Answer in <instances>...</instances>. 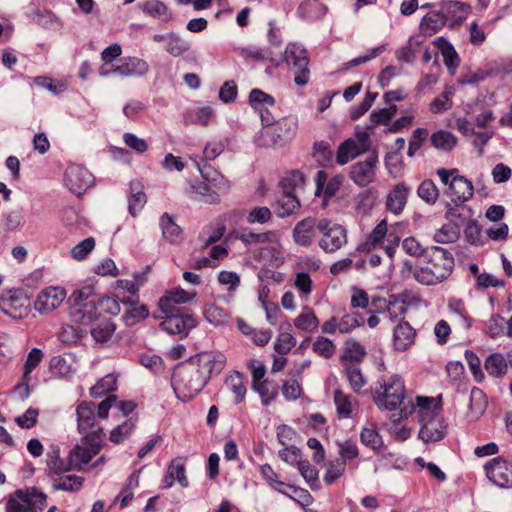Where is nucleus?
Returning <instances> with one entry per match:
<instances>
[{"label":"nucleus","instance_id":"nucleus-1","mask_svg":"<svg viewBox=\"0 0 512 512\" xmlns=\"http://www.w3.org/2000/svg\"><path fill=\"white\" fill-rule=\"evenodd\" d=\"M226 357L218 351H204L177 365L172 375V387L176 397L189 401L202 391L213 374L225 367Z\"/></svg>","mask_w":512,"mask_h":512},{"label":"nucleus","instance_id":"nucleus-2","mask_svg":"<svg viewBox=\"0 0 512 512\" xmlns=\"http://www.w3.org/2000/svg\"><path fill=\"white\" fill-rule=\"evenodd\" d=\"M421 266L413 268L410 261H404V267L413 272V278L422 285H437L446 280L453 272L454 257L452 253L439 246L426 247Z\"/></svg>","mask_w":512,"mask_h":512},{"label":"nucleus","instance_id":"nucleus-3","mask_svg":"<svg viewBox=\"0 0 512 512\" xmlns=\"http://www.w3.org/2000/svg\"><path fill=\"white\" fill-rule=\"evenodd\" d=\"M419 420L422 424L419 438L426 443L438 442L447 434V424L442 416V395L437 397L417 396Z\"/></svg>","mask_w":512,"mask_h":512},{"label":"nucleus","instance_id":"nucleus-4","mask_svg":"<svg viewBox=\"0 0 512 512\" xmlns=\"http://www.w3.org/2000/svg\"><path fill=\"white\" fill-rule=\"evenodd\" d=\"M378 383L379 386L374 390L372 399L379 410H399L398 420L412 414L415 409L412 402L401 407L406 396L405 383L401 376L394 374L387 379L382 378Z\"/></svg>","mask_w":512,"mask_h":512},{"label":"nucleus","instance_id":"nucleus-5","mask_svg":"<svg viewBox=\"0 0 512 512\" xmlns=\"http://www.w3.org/2000/svg\"><path fill=\"white\" fill-rule=\"evenodd\" d=\"M70 316L74 323L89 328L91 336L96 340V282L87 280L69 297Z\"/></svg>","mask_w":512,"mask_h":512},{"label":"nucleus","instance_id":"nucleus-6","mask_svg":"<svg viewBox=\"0 0 512 512\" xmlns=\"http://www.w3.org/2000/svg\"><path fill=\"white\" fill-rule=\"evenodd\" d=\"M92 457V448L87 449L82 445H76L69 453L68 460L65 461L59 456V448L57 446L51 447L46 454L48 476L53 481L56 477L66 474L71 469H80L83 465H86Z\"/></svg>","mask_w":512,"mask_h":512},{"label":"nucleus","instance_id":"nucleus-7","mask_svg":"<svg viewBox=\"0 0 512 512\" xmlns=\"http://www.w3.org/2000/svg\"><path fill=\"white\" fill-rule=\"evenodd\" d=\"M77 429L82 435L78 445L93 449L96 454V411L93 402L82 401L76 408Z\"/></svg>","mask_w":512,"mask_h":512},{"label":"nucleus","instance_id":"nucleus-8","mask_svg":"<svg viewBox=\"0 0 512 512\" xmlns=\"http://www.w3.org/2000/svg\"><path fill=\"white\" fill-rule=\"evenodd\" d=\"M197 324L193 310L183 309L178 313L164 314L160 327L168 334L177 335L180 339H184Z\"/></svg>","mask_w":512,"mask_h":512},{"label":"nucleus","instance_id":"nucleus-9","mask_svg":"<svg viewBox=\"0 0 512 512\" xmlns=\"http://www.w3.org/2000/svg\"><path fill=\"white\" fill-rule=\"evenodd\" d=\"M98 343L106 342L112 337L116 330V324L111 318L103 314L116 316L120 313V304L114 297H103L98 299Z\"/></svg>","mask_w":512,"mask_h":512},{"label":"nucleus","instance_id":"nucleus-10","mask_svg":"<svg viewBox=\"0 0 512 512\" xmlns=\"http://www.w3.org/2000/svg\"><path fill=\"white\" fill-rule=\"evenodd\" d=\"M319 232L322 238L319 247L326 253H334L347 243V232L339 224H331L327 219L319 220Z\"/></svg>","mask_w":512,"mask_h":512},{"label":"nucleus","instance_id":"nucleus-11","mask_svg":"<svg viewBox=\"0 0 512 512\" xmlns=\"http://www.w3.org/2000/svg\"><path fill=\"white\" fill-rule=\"evenodd\" d=\"M285 60L288 65L295 69L294 83L298 86L306 85L310 75L306 49L295 43L289 44L285 50Z\"/></svg>","mask_w":512,"mask_h":512},{"label":"nucleus","instance_id":"nucleus-12","mask_svg":"<svg viewBox=\"0 0 512 512\" xmlns=\"http://www.w3.org/2000/svg\"><path fill=\"white\" fill-rule=\"evenodd\" d=\"M30 301L21 289L8 291L0 297V309L13 319H23L29 313Z\"/></svg>","mask_w":512,"mask_h":512},{"label":"nucleus","instance_id":"nucleus-13","mask_svg":"<svg viewBox=\"0 0 512 512\" xmlns=\"http://www.w3.org/2000/svg\"><path fill=\"white\" fill-rule=\"evenodd\" d=\"M489 481L499 488L512 487V464L503 456L495 457L484 465Z\"/></svg>","mask_w":512,"mask_h":512},{"label":"nucleus","instance_id":"nucleus-14","mask_svg":"<svg viewBox=\"0 0 512 512\" xmlns=\"http://www.w3.org/2000/svg\"><path fill=\"white\" fill-rule=\"evenodd\" d=\"M195 297V291L189 292L181 287H175L167 290L159 299L158 308L163 314L178 313L183 309H190L182 305L191 302Z\"/></svg>","mask_w":512,"mask_h":512},{"label":"nucleus","instance_id":"nucleus-15","mask_svg":"<svg viewBox=\"0 0 512 512\" xmlns=\"http://www.w3.org/2000/svg\"><path fill=\"white\" fill-rule=\"evenodd\" d=\"M378 162V153L374 150L364 161H358L350 167V179L359 187L368 186L375 180Z\"/></svg>","mask_w":512,"mask_h":512},{"label":"nucleus","instance_id":"nucleus-16","mask_svg":"<svg viewBox=\"0 0 512 512\" xmlns=\"http://www.w3.org/2000/svg\"><path fill=\"white\" fill-rule=\"evenodd\" d=\"M67 188L80 196L94 183V176L84 167L79 165L69 166L64 177Z\"/></svg>","mask_w":512,"mask_h":512},{"label":"nucleus","instance_id":"nucleus-17","mask_svg":"<svg viewBox=\"0 0 512 512\" xmlns=\"http://www.w3.org/2000/svg\"><path fill=\"white\" fill-rule=\"evenodd\" d=\"M66 291L60 287H47L39 292L34 301V309L47 314L57 309L65 300Z\"/></svg>","mask_w":512,"mask_h":512},{"label":"nucleus","instance_id":"nucleus-18","mask_svg":"<svg viewBox=\"0 0 512 512\" xmlns=\"http://www.w3.org/2000/svg\"><path fill=\"white\" fill-rule=\"evenodd\" d=\"M319 232V221L314 217H306L293 228L292 238L301 247H310Z\"/></svg>","mask_w":512,"mask_h":512},{"label":"nucleus","instance_id":"nucleus-19","mask_svg":"<svg viewBox=\"0 0 512 512\" xmlns=\"http://www.w3.org/2000/svg\"><path fill=\"white\" fill-rule=\"evenodd\" d=\"M294 132L295 123L284 119L283 121H279L265 128L262 132V138L265 139L264 144L266 146L282 144L290 139L294 135Z\"/></svg>","mask_w":512,"mask_h":512},{"label":"nucleus","instance_id":"nucleus-20","mask_svg":"<svg viewBox=\"0 0 512 512\" xmlns=\"http://www.w3.org/2000/svg\"><path fill=\"white\" fill-rule=\"evenodd\" d=\"M447 26L453 30L462 24L471 13V6L459 1H448L440 4Z\"/></svg>","mask_w":512,"mask_h":512},{"label":"nucleus","instance_id":"nucleus-21","mask_svg":"<svg viewBox=\"0 0 512 512\" xmlns=\"http://www.w3.org/2000/svg\"><path fill=\"white\" fill-rule=\"evenodd\" d=\"M410 192L411 187L405 182L397 183L386 197V209L395 215H400L407 204Z\"/></svg>","mask_w":512,"mask_h":512},{"label":"nucleus","instance_id":"nucleus-22","mask_svg":"<svg viewBox=\"0 0 512 512\" xmlns=\"http://www.w3.org/2000/svg\"><path fill=\"white\" fill-rule=\"evenodd\" d=\"M147 203L144 185L140 180H132L129 183L128 211L132 217H137Z\"/></svg>","mask_w":512,"mask_h":512},{"label":"nucleus","instance_id":"nucleus-23","mask_svg":"<svg viewBox=\"0 0 512 512\" xmlns=\"http://www.w3.org/2000/svg\"><path fill=\"white\" fill-rule=\"evenodd\" d=\"M449 192L453 196V202L459 201V203H464L472 198L474 188L470 180L457 173L450 181Z\"/></svg>","mask_w":512,"mask_h":512},{"label":"nucleus","instance_id":"nucleus-24","mask_svg":"<svg viewBox=\"0 0 512 512\" xmlns=\"http://www.w3.org/2000/svg\"><path fill=\"white\" fill-rule=\"evenodd\" d=\"M367 150L368 146L365 144L359 145L354 139L349 138L339 145L336 153V162L339 165H345Z\"/></svg>","mask_w":512,"mask_h":512},{"label":"nucleus","instance_id":"nucleus-25","mask_svg":"<svg viewBox=\"0 0 512 512\" xmlns=\"http://www.w3.org/2000/svg\"><path fill=\"white\" fill-rule=\"evenodd\" d=\"M416 332L412 326L404 321L399 323L393 333V344L397 351L403 352L415 341Z\"/></svg>","mask_w":512,"mask_h":512},{"label":"nucleus","instance_id":"nucleus-26","mask_svg":"<svg viewBox=\"0 0 512 512\" xmlns=\"http://www.w3.org/2000/svg\"><path fill=\"white\" fill-rule=\"evenodd\" d=\"M435 45L440 50L444 64L447 67L449 73L453 75L460 65V57L458 53L456 52L453 45L444 37H438L435 40Z\"/></svg>","mask_w":512,"mask_h":512},{"label":"nucleus","instance_id":"nucleus-27","mask_svg":"<svg viewBox=\"0 0 512 512\" xmlns=\"http://www.w3.org/2000/svg\"><path fill=\"white\" fill-rule=\"evenodd\" d=\"M15 495L25 503L28 512H38L46 505V495L35 488L31 490H17Z\"/></svg>","mask_w":512,"mask_h":512},{"label":"nucleus","instance_id":"nucleus-28","mask_svg":"<svg viewBox=\"0 0 512 512\" xmlns=\"http://www.w3.org/2000/svg\"><path fill=\"white\" fill-rule=\"evenodd\" d=\"M447 25L442 10L428 12L420 22L422 34L432 36Z\"/></svg>","mask_w":512,"mask_h":512},{"label":"nucleus","instance_id":"nucleus-29","mask_svg":"<svg viewBox=\"0 0 512 512\" xmlns=\"http://www.w3.org/2000/svg\"><path fill=\"white\" fill-rule=\"evenodd\" d=\"M367 352L365 348L355 340H348L345 343V348L343 354L340 357V361L343 367H346V364L352 363L354 365L361 363Z\"/></svg>","mask_w":512,"mask_h":512},{"label":"nucleus","instance_id":"nucleus-30","mask_svg":"<svg viewBox=\"0 0 512 512\" xmlns=\"http://www.w3.org/2000/svg\"><path fill=\"white\" fill-rule=\"evenodd\" d=\"M328 11L326 5L320 0H305L298 7L297 13L305 20L321 19Z\"/></svg>","mask_w":512,"mask_h":512},{"label":"nucleus","instance_id":"nucleus-31","mask_svg":"<svg viewBox=\"0 0 512 512\" xmlns=\"http://www.w3.org/2000/svg\"><path fill=\"white\" fill-rule=\"evenodd\" d=\"M159 224L162 230V235L167 241L172 244H178L182 241L183 231L168 213H164L160 217Z\"/></svg>","mask_w":512,"mask_h":512},{"label":"nucleus","instance_id":"nucleus-32","mask_svg":"<svg viewBox=\"0 0 512 512\" xmlns=\"http://www.w3.org/2000/svg\"><path fill=\"white\" fill-rule=\"evenodd\" d=\"M387 223L386 220L380 221L376 227L370 232L367 236V239L364 243L359 246V250L362 252H370L379 245H381L385 239L387 238Z\"/></svg>","mask_w":512,"mask_h":512},{"label":"nucleus","instance_id":"nucleus-33","mask_svg":"<svg viewBox=\"0 0 512 512\" xmlns=\"http://www.w3.org/2000/svg\"><path fill=\"white\" fill-rule=\"evenodd\" d=\"M431 145L444 152L452 151L458 143L457 137L447 130H438L430 136Z\"/></svg>","mask_w":512,"mask_h":512},{"label":"nucleus","instance_id":"nucleus-34","mask_svg":"<svg viewBox=\"0 0 512 512\" xmlns=\"http://www.w3.org/2000/svg\"><path fill=\"white\" fill-rule=\"evenodd\" d=\"M445 217L450 224L456 225L460 229L471 219L472 210L463 203H455L453 207L447 209Z\"/></svg>","mask_w":512,"mask_h":512},{"label":"nucleus","instance_id":"nucleus-35","mask_svg":"<svg viewBox=\"0 0 512 512\" xmlns=\"http://www.w3.org/2000/svg\"><path fill=\"white\" fill-rule=\"evenodd\" d=\"M73 363L74 362L70 356L66 357L57 355L52 357L50 360V370L55 376L68 378L75 372Z\"/></svg>","mask_w":512,"mask_h":512},{"label":"nucleus","instance_id":"nucleus-36","mask_svg":"<svg viewBox=\"0 0 512 512\" xmlns=\"http://www.w3.org/2000/svg\"><path fill=\"white\" fill-rule=\"evenodd\" d=\"M300 201L295 194H282L277 200L276 214L280 218H286L300 209Z\"/></svg>","mask_w":512,"mask_h":512},{"label":"nucleus","instance_id":"nucleus-37","mask_svg":"<svg viewBox=\"0 0 512 512\" xmlns=\"http://www.w3.org/2000/svg\"><path fill=\"white\" fill-rule=\"evenodd\" d=\"M294 325L302 331L313 332L318 328L319 320L314 311L310 307L305 306L302 312L295 318Z\"/></svg>","mask_w":512,"mask_h":512},{"label":"nucleus","instance_id":"nucleus-38","mask_svg":"<svg viewBox=\"0 0 512 512\" xmlns=\"http://www.w3.org/2000/svg\"><path fill=\"white\" fill-rule=\"evenodd\" d=\"M484 367L489 375L501 378L507 372V362L504 356L500 353H493L489 355L484 363Z\"/></svg>","mask_w":512,"mask_h":512},{"label":"nucleus","instance_id":"nucleus-39","mask_svg":"<svg viewBox=\"0 0 512 512\" xmlns=\"http://www.w3.org/2000/svg\"><path fill=\"white\" fill-rule=\"evenodd\" d=\"M487 397L483 390L473 387L470 391L469 409L474 418L480 417L487 408Z\"/></svg>","mask_w":512,"mask_h":512},{"label":"nucleus","instance_id":"nucleus-40","mask_svg":"<svg viewBox=\"0 0 512 512\" xmlns=\"http://www.w3.org/2000/svg\"><path fill=\"white\" fill-rule=\"evenodd\" d=\"M249 103L256 111H262L264 108H271L275 106V99L268 93L254 88L249 94Z\"/></svg>","mask_w":512,"mask_h":512},{"label":"nucleus","instance_id":"nucleus-41","mask_svg":"<svg viewBox=\"0 0 512 512\" xmlns=\"http://www.w3.org/2000/svg\"><path fill=\"white\" fill-rule=\"evenodd\" d=\"M225 385L234 393L236 404L244 400L247 390L241 373L235 371L229 375L225 380Z\"/></svg>","mask_w":512,"mask_h":512},{"label":"nucleus","instance_id":"nucleus-42","mask_svg":"<svg viewBox=\"0 0 512 512\" xmlns=\"http://www.w3.org/2000/svg\"><path fill=\"white\" fill-rule=\"evenodd\" d=\"M360 441L376 453H379L383 447L382 437L375 428L364 427L360 433Z\"/></svg>","mask_w":512,"mask_h":512},{"label":"nucleus","instance_id":"nucleus-43","mask_svg":"<svg viewBox=\"0 0 512 512\" xmlns=\"http://www.w3.org/2000/svg\"><path fill=\"white\" fill-rule=\"evenodd\" d=\"M334 403L339 417L349 418L351 416L353 411L352 396L345 394L340 389H337L334 392Z\"/></svg>","mask_w":512,"mask_h":512},{"label":"nucleus","instance_id":"nucleus-44","mask_svg":"<svg viewBox=\"0 0 512 512\" xmlns=\"http://www.w3.org/2000/svg\"><path fill=\"white\" fill-rule=\"evenodd\" d=\"M206 320L214 326L223 325L229 322L230 315L222 307L216 304H209L204 309Z\"/></svg>","mask_w":512,"mask_h":512},{"label":"nucleus","instance_id":"nucleus-45","mask_svg":"<svg viewBox=\"0 0 512 512\" xmlns=\"http://www.w3.org/2000/svg\"><path fill=\"white\" fill-rule=\"evenodd\" d=\"M344 371L351 389L355 393H360L361 389L366 385V380L360 368L357 367V365L348 363L346 367H344Z\"/></svg>","mask_w":512,"mask_h":512},{"label":"nucleus","instance_id":"nucleus-46","mask_svg":"<svg viewBox=\"0 0 512 512\" xmlns=\"http://www.w3.org/2000/svg\"><path fill=\"white\" fill-rule=\"evenodd\" d=\"M83 484V478L75 475H62L60 477H56L52 486L55 490H64V491H76L81 488Z\"/></svg>","mask_w":512,"mask_h":512},{"label":"nucleus","instance_id":"nucleus-47","mask_svg":"<svg viewBox=\"0 0 512 512\" xmlns=\"http://www.w3.org/2000/svg\"><path fill=\"white\" fill-rule=\"evenodd\" d=\"M312 350L319 357L330 359L336 353V345L329 338L318 336L312 344Z\"/></svg>","mask_w":512,"mask_h":512},{"label":"nucleus","instance_id":"nucleus-48","mask_svg":"<svg viewBox=\"0 0 512 512\" xmlns=\"http://www.w3.org/2000/svg\"><path fill=\"white\" fill-rule=\"evenodd\" d=\"M190 43L181 38L176 33H170L169 40L165 45V50L173 57H179L190 50Z\"/></svg>","mask_w":512,"mask_h":512},{"label":"nucleus","instance_id":"nucleus-49","mask_svg":"<svg viewBox=\"0 0 512 512\" xmlns=\"http://www.w3.org/2000/svg\"><path fill=\"white\" fill-rule=\"evenodd\" d=\"M253 388L261 396L264 406L269 405L278 395V385L267 379L261 381L259 384L253 385Z\"/></svg>","mask_w":512,"mask_h":512},{"label":"nucleus","instance_id":"nucleus-50","mask_svg":"<svg viewBox=\"0 0 512 512\" xmlns=\"http://www.w3.org/2000/svg\"><path fill=\"white\" fill-rule=\"evenodd\" d=\"M417 195L427 204H434L439 197V190L431 179H425L418 186Z\"/></svg>","mask_w":512,"mask_h":512},{"label":"nucleus","instance_id":"nucleus-51","mask_svg":"<svg viewBox=\"0 0 512 512\" xmlns=\"http://www.w3.org/2000/svg\"><path fill=\"white\" fill-rule=\"evenodd\" d=\"M454 91L452 88H446L445 91L436 97L429 106V110L434 114H440L452 107V97Z\"/></svg>","mask_w":512,"mask_h":512},{"label":"nucleus","instance_id":"nucleus-52","mask_svg":"<svg viewBox=\"0 0 512 512\" xmlns=\"http://www.w3.org/2000/svg\"><path fill=\"white\" fill-rule=\"evenodd\" d=\"M305 177L298 170L292 171L280 181L282 194H295V189L304 184Z\"/></svg>","mask_w":512,"mask_h":512},{"label":"nucleus","instance_id":"nucleus-53","mask_svg":"<svg viewBox=\"0 0 512 512\" xmlns=\"http://www.w3.org/2000/svg\"><path fill=\"white\" fill-rule=\"evenodd\" d=\"M274 236L272 231L263 232V233H254L249 229H242L241 232L237 235V238L241 240L246 245H252L257 243H267L271 241V238Z\"/></svg>","mask_w":512,"mask_h":512},{"label":"nucleus","instance_id":"nucleus-54","mask_svg":"<svg viewBox=\"0 0 512 512\" xmlns=\"http://www.w3.org/2000/svg\"><path fill=\"white\" fill-rule=\"evenodd\" d=\"M460 235V229L456 225L445 224L434 234V240L437 243H453Z\"/></svg>","mask_w":512,"mask_h":512},{"label":"nucleus","instance_id":"nucleus-55","mask_svg":"<svg viewBox=\"0 0 512 512\" xmlns=\"http://www.w3.org/2000/svg\"><path fill=\"white\" fill-rule=\"evenodd\" d=\"M345 469L346 463H344V460L336 459L330 461L323 477L324 482L327 485L333 484L344 474Z\"/></svg>","mask_w":512,"mask_h":512},{"label":"nucleus","instance_id":"nucleus-56","mask_svg":"<svg viewBox=\"0 0 512 512\" xmlns=\"http://www.w3.org/2000/svg\"><path fill=\"white\" fill-rule=\"evenodd\" d=\"M339 332L346 334L351 332L356 327L364 324V317L359 313L346 314L342 318L338 319Z\"/></svg>","mask_w":512,"mask_h":512},{"label":"nucleus","instance_id":"nucleus-57","mask_svg":"<svg viewBox=\"0 0 512 512\" xmlns=\"http://www.w3.org/2000/svg\"><path fill=\"white\" fill-rule=\"evenodd\" d=\"M169 473L175 476V479L179 482L182 487H187L189 482L186 477L185 459L182 457L174 458L169 467Z\"/></svg>","mask_w":512,"mask_h":512},{"label":"nucleus","instance_id":"nucleus-58","mask_svg":"<svg viewBox=\"0 0 512 512\" xmlns=\"http://www.w3.org/2000/svg\"><path fill=\"white\" fill-rule=\"evenodd\" d=\"M314 158L322 167H327L331 163L333 152L327 142L320 141L314 144Z\"/></svg>","mask_w":512,"mask_h":512},{"label":"nucleus","instance_id":"nucleus-59","mask_svg":"<svg viewBox=\"0 0 512 512\" xmlns=\"http://www.w3.org/2000/svg\"><path fill=\"white\" fill-rule=\"evenodd\" d=\"M429 132L426 128H416L411 135L408 145L407 155L409 157L415 156L416 152L421 148L426 141Z\"/></svg>","mask_w":512,"mask_h":512},{"label":"nucleus","instance_id":"nucleus-60","mask_svg":"<svg viewBox=\"0 0 512 512\" xmlns=\"http://www.w3.org/2000/svg\"><path fill=\"white\" fill-rule=\"evenodd\" d=\"M149 310L146 305H141L138 307H133L126 311L123 315V321L126 326H133L141 320H144L148 317Z\"/></svg>","mask_w":512,"mask_h":512},{"label":"nucleus","instance_id":"nucleus-61","mask_svg":"<svg viewBox=\"0 0 512 512\" xmlns=\"http://www.w3.org/2000/svg\"><path fill=\"white\" fill-rule=\"evenodd\" d=\"M464 356L475 381L481 383L484 380L485 376L483 371L481 370L480 358L471 350H466Z\"/></svg>","mask_w":512,"mask_h":512},{"label":"nucleus","instance_id":"nucleus-62","mask_svg":"<svg viewBox=\"0 0 512 512\" xmlns=\"http://www.w3.org/2000/svg\"><path fill=\"white\" fill-rule=\"evenodd\" d=\"M337 445L341 456L340 460H344V463H346L347 460H353L359 456V449L355 440L347 439L343 442H338Z\"/></svg>","mask_w":512,"mask_h":512},{"label":"nucleus","instance_id":"nucleus-63","mask_svg":"<svg viewBox=\"0 0 512 512\" xmlns=\"http://www.w3.org/2000/svg\"><path fill=\"white\" fill-rule=\"evenodd\" d=\"M94 247L95 239L93 237L86 238L72 248L71 256L77 261L84 260L93 251Z\"/></svg>","mask_w":512,"mask_h":512},{"label":"nucleus","instance_id":"nucleus-64","mask_svg":"<svg viewBox=\"0 0 512 512\" xmlns=\"http://www.w3.org/2000/svg\"><path fill=\"white\" fill-rule=\"evenodd\" d=\"M143 11L153 17L162 18L163 20L168 19V8L159 0H150L144 4Z\"/></svg>","mask_w":512,"mask_h":512}]
</instances>
